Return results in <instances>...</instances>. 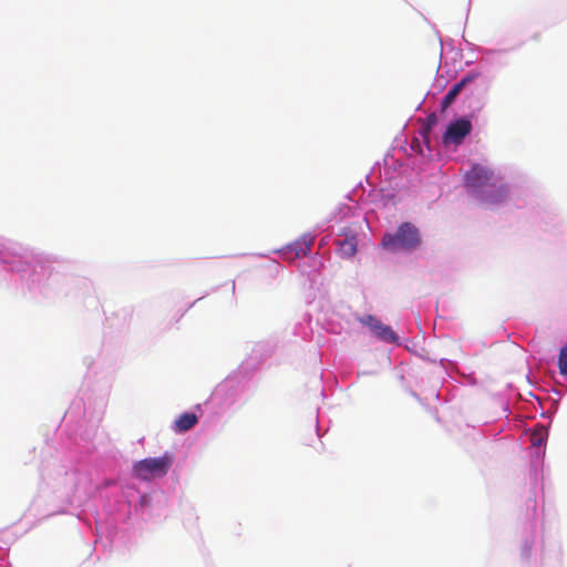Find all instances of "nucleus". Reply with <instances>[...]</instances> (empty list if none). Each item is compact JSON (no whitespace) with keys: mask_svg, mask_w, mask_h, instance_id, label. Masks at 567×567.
Instances as JSON below:
<instances>
[{"mask_svg":"<svg viewBox=\"0 0 567 567\" xmlns=\"http://www.w3.org/2000/svg\"><path fill=\"white\" fill-rule=\"evenodd\" d=\"M421 235L415 225L402 223L395 233H386L381 240V246L390 251L414 250L421 245Z\"/></svg>","mask_w":567,"mask_h":567,"instance_id":"1","label":"nucleus"},{"mask_svg":"<svg viewBox=\"0 0 567 567\" xmlns=\"http://www.w3.org/2000/svg\"><path fill=\"white\" fill-rule=\"evenodd\" d=\"M174 457L171 453H165L161 457H148L134 464V475L143 481H150L155 477L166 475L173 465Z\"/></svg>","mask_w":567,"mask_h":567,"instance_id":"2","label":"nucleus"},{"mask_svg":"<svg viewBox=\"0 0 567 567\" xmlns=\"http://www.w3.org/2000/svg\"><path fill=\"white\" fill-rule=\"evenodd\" d=\"M498 177L493 169L481 164H473L464 175V184L476 197L481 190L489 187Z\"/></svg>","mask_w":567,"mask_h":567,"instance_id":"3","label":"nucleus"},{"mask_svg":"<svg viewBox=\"0 0 567 567\" xmlns=\"http://www.w3.org/2000/svg\"><path fill=\"white\" fill-rule=\"evenodd\" d=\"M508 196V186L504 182L503 177L495 179L489 187L481 190L476 196L482 203L487 205H496L503 203Z\"/></svg>","mask_w":567,"mask_h":567,"instance_id":"4","label":"nucleus"},{"mask_svg":"<svg viewBox=\"0 0 567 567\" xmlns=\"http://www.w3.org/2000/svg\"><path fill=\"white\" fill-rule=\"evenodd\" d=\"M471 122L466 118H460L447 126L443 135V143L445 145H460L463 140L471 133Z\"/></svg>","mask_w":567,"mask_h":567,"instance_id":"5","label":"nucleus"},{"mask_svg":"<svg viewBox=\"0 0 567 567\" xmlns=\"http://www.w3.org/2000/svg\"><path fill=\"white\" fill-rule=\"evenodd\" d=\"M360 321L370 328V330L382 341L385 342H396L398 336L391 329L390 326L382 323L375 317L369 315L364 316L360 319Z\"/></svg>","mask_w":567,"mask_h":567,"instance_id":"6","label":"nucleus"},{"mask_svg":"<svg viewBox=\"0 0 567 567\" xmlns=\"http://www.w3.org/2000/svg\"><path fill=\"white\" fill-rule=\"evenodd\" d=\"M474 75H466L460 82L455 83L447 94L443 97L441 107L445 111L458 96V94L464 90V87L474 80Z\"/></svg>","mask_w":567,"mask_h":567,"instance_id":"7","label":"nucleus"},{"mask_svg":"<svg viewBox=\"0 0 567 567\" xmlns=\"http://www.w3.org/2000/svg\"><path fill=\"white\" fill-rule=\"evenodd\" d=\"M198 423V417L195 413H183L174 422V431L184 433L193 429Z\"/></svg>","mask_w":567,"mask_h":567,"instance_id":"8","label":"nucleus"},{"mask_svg":"<svg viewBox=\"0 0 567 567\" xmlns=\"http://www.w3.org/2000/svg\"><path fill=\"white\" fill-rule=\"evenodd\" d=\"M339 244V254L342 257H352L357 252V238L354 236L346 237L342 240L338 241Z\"/></svg>","mask_w":567,"mask_h":567,"instance_id":"9","label":"nucleus"},{"mask_svg":"<svg viewBox=\"0 0 567 567\" xmlns=\"http://www.w3.org/2000/svg\"><path fill=\"white\" fill-rule=\"evenodd\" d=\"M312 245V238H309L308 240L303 239L301 241H296L291 245H289L288 252L293 254L295 258L307 256L310 251V247Z\"/></svg>","mask_w":567,"mask_h":567,"instance_id":"10","label":"nucleus"},{"mask_svg":"<svg viewBox=\"0 0 567 567\" xmlns=\"http://www.w3.org/2000/svg\"><path fill=\"white\" fill-rule=\"evenodd\" d=\"M547 436V431L544 426L535 429L530 434V441L534 446H540Z\"/></svg>","mask_w":567,"mask_h":567,"instance_id":"11","label":"nucleus"},{"mask_svg":"<svg viewBox=\"0 0 567 567\" xmlns=\"http://www.w3.org/2000/svg\"><path fill=\"white\" fill-rule=\"evenodd\" d=\"M558 369L560 374L567 375V346L563 347L559 351Z\"/></svg>","mask_w":567,"mask_h":567,"instance_id":"12","label":"nucleus"},{"mask_svg":"<svg viewBox=\"0 0 567 567\" xmlns=\"http://www.w3.org/2000/svg\"><path fill=\"white\" fill-rule=\"evenodd\" d=\"M427 120H429V126L432 124H435L436 123L435 114H431Z\"/></svg>","mask_w":567,"mask_h":567,"instance_id":"13","label":"nucleus"},{"mask_svg":"<svg viewBox=\"0 0 567 567\" xmlns=\"http://www.w3.org/2000/svg\"><path fill=\"white\" fill-rule=\"evenodd\" d=\"M532 39H533L534 41H540V39H542V34H540V33H535V34L532 37Z\"/></svg>","mask_w":567,"mask_h":567,"instance_id":"14","label":"nucleus"}]
</instances>
